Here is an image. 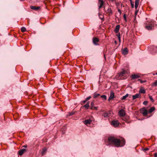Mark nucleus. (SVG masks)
<instances>
[{
	"instance_id": "1",
	"label": "nucleus",
	"mask_w": 157,
	"mask_h": 157,
	"mask_svg": "<svg viewBox=\"0 0 157 157\" xmlns=\"http://www.w3.org/2000/svg\"><path fill=\"white\" fill-rule=\"evenodd\" d=\"M108 140L109 144L117 147H123L125 144V141L124 138L120 140L113 136H110Z\"/></svg>"
},
{
	"instance_id": "2",
	"label": "nucleus",
	"mask_w": 157,
	"mask_h": 157,
	"mask_svg": "<svg viewBox=\"0 0 157 157\" xmlns=\"http://www.w3.org/2000/svg\"><path fill=\"white\" fill-rule=\"evenodd\" d=\"M127 75L126 71L123 69L122 71L119 73L116 76V78L118 80L123 79L127 78Z\"/></svg>"
},
{
	"instance_id": "3",
	"label": "nucleus",
	"mask_w": 157,
	"mask_h": 157,
	"mask_svg": "<svg viewBox=\"0 0 157 157\" xmlns=\"http://www.w3.org/2000/svg\"><path fill=\"white\" fill-rule=\"evenodd\" d=\"M94 100H93L92 101H91L90 104V106L89 105V102H87L86 104L84 105L83 106L85 107V108H88V107L90 106V108H97V107L94 106Z\"/></svg>"
},
{
	"instance_id": "4",
	"label": "nucleus",
	"mask_w": 157,
	"mask_h": 157,
	"mask_svg": "<svg viewBox=\"0 0 157 157\" xmlns=\"http://www.w3.org/2000/svg\"><path fill=\"white\" fill-rule=\"evenodd\" d=\"M149 51L153 54L157 52V46H151L149 48Z\"/></svg>"
},
{
	"instance_id": "5",
	"label": "nucleus",
	"mask_w": 157,
	"mask_h": 157,
	"mask_svg": "<svg viewBox=\"0 0 157 157\" xmlns=\"http://www.w3.org/2000/svg\"><path fill=\"white\" fill-rule=\"evenodd\" d=\"M140 112L143 114L144 116H146L147 114V111L146 109H141Z\"/></svg>"
},
{
	"instance_id": "6",
	"label": "nucleus",
	"mask_w": 157,
	"mask_h": 157,
	"mask_svg": "<svg viewBox=\"0 0 157 157\" xmlns=\"http://www.w3.org/2000/svg\"><path fill=\"white\" fill-rule=\"evenodd\" d=\"M121 51L122 53L124 55H126L128 54V50L127 48L122 49Z\"/></svg>"
},
{
	"instance_id": "7",
	"label": "nucleus",
	"mask_w": 157,
	"mask_h": 157,
	"mask_svg": "<svg viewBox=\"0 0 157 157\" xmlns=\"http://www.w3.org/2000/svg\"><path fill=\"white\" fill-rule=\"evenodd\" d=\"M131 77L132 79H135L140 77V76L139 74H132L131 76Z\"/></svg>"
},
{
	"instance_id": "8",
	"label": "nucleus",
	"mask_w": 157,
	"mask_h": 157,
	"mask_svg": "<svg viewBox=\"0 0 157 157\" xmlns=\"http://www.w3.org/2000/svg\"><path fill=\"white\" fill-rule=\"evenodd\" d=\"M112 125L114 127H117L119 124V122L117 120H113L111 122Z\"/></svg>"
},
{
	"instance_id": "9",
	"label": "nucleus",
	"mask_w": 157,
	"mask_h": 157,
	"mask_svg": "<svg viewBox=\"0 0 157 157\" xmlns=\"http://www.w3.org/2000/svg\"><path fill=\"white\" fill-rule=\"evenodd\" d=\"M98 9L101 8L104 5V2L103 0H98Z\"/></svg>"
},
{
	"instance_id": "10",
	"label": "nucleus",
	"mask_w": 157,
	"mask_h": 157,
	"mask_svg": "<svg viewBox=\"0 0 157 157\" xmlns=\"http://www.w3.org/2000/svg\"><path fill=\"white\" fill-rule=\"evenodd\" d=\"M119 114L121 117H124L125 115V111L123 109H121L119 112Z\"/></svg>"
},
{
	"instance_id": "11",
	"label": "nucleus",
	"mask_w": 157,
	"mask_h": 157,
	"mask_svg": "<svg viewBox=\"0 0 157 157\" xmlns=\"http://www.w3.org/2000/svg\"><path fill=\"white\" fill-rule=\"evenodd\" d=\"M26 151V149L25 148H22L18 152V153L20 155H22Z\"/></svg>"
},
{
	"instance_id": "12",
	"label": "nucleus",
	"mask_w": 157,
	"mask_h": 157,
	"mask_svg": "<svg viewBox=\"0 0 157 157\" xmlns=\"http://www.w3.org/2000/svg\"><path fill=\"white\" fill-rule=\"evenodd\" d=\"M99 41V39L98 38L96 37H94L93 38V41L94 44L95 45H98V44L97 43Z\"/></svg>"
},
{
	"instance_id": "13",
	"label": "nucleus",
	"mask_w": 157,
	"mask_h": 157,
	"mask_svg": "<svg viewBox=\"0 0 157 157\" xmlns=\"http://www.w3.org/2000/svg\"><path fill=\"white\" fill-rule=\"evenodd\" d=\"M91 98V96H89L88 97L86 98L84 100L82 101L81 102V104L82 105H83L87 101L90 100Z\"/></svg>"
},
{
	"instance_id": "14",
	"label": "nucleus",
	"mask_w": 157,
	"mask_h": 157,
	"mask_svg": "<svg viewBox=\"0 0 157 157\" xmlns=\"http://www.w3.org/2000/svg\"><path fill=\"white\" fill-rule=\"evenodd\" d=\"M114 92L113 91H111L110 93V95L109 96V98L108 100L109 101H110V100L113 99L114 98Z\"/></svg>"
},
{
	"instance_id": "15",
	"label": "nucleus",
	"mask_w": 157,
	"mask_h": 157,
	"mask_svg": "<svg viewBox=\"0 0 157 157\" xmlns=\"http://www.w3.org/2000/svg\"><path fill=\"white\" fill-rule=\"evenodd\" d=\"M40 8V6L36 7L35 6H30V8L31 9L35 10H39Z\"/></svg>"
},
{
	"instance_id": "16",
	"label": "nucleus",
	"mask_w": 157,
	"mask_h": 157,
	"mask_svg": "<svg viewBox=\"0 0 157 157\" xmlns=\"http://www.w3.org/2000/svg\"><path fill=\"white\" fill-rule=\"evenodd\" d=\"M147 24L149 25L152 26V28H153L155 25V23L154 21H151L148 22V23H147Z\"/></svg>"
},
{
	"instance_id": "17",
	"label": "nucleus",
	"mask_w": 157,
	"mask_h": 157,
	"mask_svg": "<svg viewBox=\"0 0 157 157\" xmlns=\"http://www.w3.org/2000/svg\"><path fill=\"white\" fill-rule=\"evenodd\" d=\"M91 122V121L90 119L86 120L84 121V123L85 124L87 125V124H90Z\"/></svg>"
},
{
	"instance_id": "18",
	"label": "nucleus",
	"mask_w": 157,
	"mask_h": 157,
	"mask_svg": "<svg viewBox=\"0 0 157 157\" xmlns=\"http://www.w3.org/2000/svg\"><path fill=\"white\" fill-rule=\"evenodd\" d=\"M140 96V94H137L135 95H132V100H134L135 99L137 98Z\"/></svg>"
},
{
	"instance_id": "19",
	"label": "nucleus",
	"mask_w": 157,
	"mask_h": 157,
	"mask_svg": "<svg viewBox=\"0 0 157 157\" xmlns=\"http://www.w3.org/2000/svg\"><path fill=\"white\" fill-rule=\"evenodd\" d=\"M120 28V26L119 25H117L115 28V29L114 30V31L115 33H117L118 32L119 29Z\"/></svg>"
},
{
	"instance_id": "20",
	"label": "nucleus",
	"mask_w": 157,
	"mask_h": 157,
	"mask_svg": "<svg viewBox=\"0 0 157 157\" xmlns=\"http://www.w3.org/2000/svg\"><path fill=\"white\" fill-rule=\"evenodd\" d=\"M145 29L148 30H150L152 29V26L151 25H146L145 26Z\"/></svg>"
},
{
	"instance_id": "21",
	"label": "nucleus",
	"mask_w": 157,
	"mask_h": 157,
	"mask_svg": "<svg viewBox=\"0 0 157 157\" xmlns=\"http://www.w3.org/2000/svg\"><path fill=\"white\" fill-rule=\"evenodd\" d=\"M106 12L112 14V12L111 9L110 8H108L107 10H106Z\"/></svg>"
},
{
	"instance_id": "22",
	"label": "nucleus",
	"mask_w": 157,
	"mask_h": 157,
	"mask_svg": "<svg viewBox=\"0 0 157 157\" xmlns=\"http://www.w3.org/2000/svg\"><path fill=\"white\" fill-rule=\"evenodd\" d=\"M145 92L146 91L144 89L141 88L139 90L140 93L144 94L145 93Z\"/></svg>"
},
{
	"instance_id": "23",
	"label": "nucleus",
	"mask_w": 157,
	"mask_h": 157,
	"mask_svg": "<svg viewBox=\"0 0 157 157\" xmlns=\"http://www.w3.org/2000/svg\"><path fill=\"white\" fill-rule=\"evenodd\" d=\"M100 94L94 93L93 96V97L94 98H97L98 97L100 96Z\"/></svg>"
},
{
	"instance_id": "24",
	"label": "nucleus",
	"mask_w": 157,
	"mask_h": 157,
	"mask_svg": "<svg viewBox=\"0 0 157 157\" xmlns=\"http://www.w3.org/2000/svg\"><path fill=\"white\" fill-rule=\"evenodd\" d=\"M109 113H104L103 114V116L104 117H109Z\"/></svg>"
},
{
	"instance_id": "25",
	"label": "nucleus",
	"mask_w": 157,
	"mask_h": 157,
	"mask_svg": "<svg viewBox=\"0 0 157 157\" xmlns=\"http://www.w3.org/2000/svg\"><path fill=\"white\" fill-rule=\"evenodd\" d=\"M101 97L104 100H106L107 99L106 96L105 95H101Z\"/></svg>"
},
{
	"instance_id": "26",
	"label": "nucleus",
	"mask_w": 157,
	"mask_h": 157,
	"mask_svg": "<svg viewBox=\"0 0 157 157\" xmlns=\"http://www.w3.org/2000/svg\"><path fill=\"white\" fill-rule=\"evenodd\" d=\"M128 94H127L123 96L121 99L122 100H124L128 97Z\"/></svg>"
},
{
	"instance_id": "27",
	"label": "nucleus",
	"mask_w": 157,
	"mask_h": 157,
	"mask_svg": "<svg viewBox=\"0 0 157 157\" xmlns=\"http://www.w3.org/2000/svg\"><path fill=\"white\" fill-rule=\"evenodd\" d=\"M75 112H74V111H72L71 112H69L68 113V116H71L72 115H73L74 113H75Z\"/></svg>"
},
{
	"instance_id": "28",
	"label": "nucleus",
	"mask_w": 157,
	"mask_h": 157,
	"mask_svg": "<svg viewBox=\"0 0 157 157\" xmlns=\"http://www.w3.org/2000/svg\"><path fill=\"white\" fill-rule=\"evenodd\" d=\"M21 31L22 32H24L26 31V29L25 27H21Z\"/></svg>"
},
{
	"instance_id": "29",
	"label": "nucleus",
	"mask_w": 157,
	"mask_h": 157,
	"mask_svg": "<svg viewBox=\"0 0 157 157\" xmlns=\"http://www.w3.org/2000/svg\"><path fill=\"white\" fill-rule=\"evenodd\" d=\"M129 1L130 2L132 8H133L134 7V2H132V0H130Z\"/></svg>"
},
{
	"instance_id": "30",
	"label": "nucleus",
	"mask_w": 157,
	"mask_h": 157,
	"mask_svg": "<svg viewBox=\"0 0 157 157\" xmlns=\"http://www.w3.org/2000/svg\"><path fill=\"white\" fill-rule=\"evenodd\" d=\"M152 85V86H157V80H156Z\"/></svg>"
},
{
	"instance_id": "31",
	"label": "nucleus",
	"mask_w": 157,
	"mask_h": 157,
	"mask_svg": "<svg viewBox=\"0 0 157 157\" xmlns=\"http://www.w3.org/2000/svg\"><path fill=\"white\" fill-rule=\"evenodd\" d=\"M140 0H136L135 2V5H138L139 3Z\"/></svg>"
},
{
	"instance_id": "32",
	"label": "nucleus",
	"mask_w": 157,
	"mask_h": 157,
	"mask_svg": "<svg viewBox=\"0 0 157 157\" xmlns=\"http://www.w3.org/2000/svg\"><path fill=\"white\" fill-rule=\"evenodd\" d=\"M150 109L149 110L148 113H152V112L154 111L155 110V109Z\"/></svg>"
},
{
	"instance_id": "33",
	"label": "nucleus",
	"mask_w": 157,
	"mask_h": 157,
	"mask_svg": "<svg viewBox=\"0 0 157 157\" xmlns=\"http://www.w3.org/2000/svg\"><path fill=\"white\" fill-rule=\"evenodd\" d=\"M149 99H150V100L152 101V102H153L154 101V100L153 99L152 97L151 96H149Z\"/></svg>"
},
{
	"instance_id": "34",
	"label": "nucleus",
	"mask_w": 157,
	"mask_h": 157,
	"mask_svg": "<svg viewBox=\"0 0 157 157\" xmlns=\"http://www.w3.org/2000/svg\"><path fill=\"white\" fill-rule=\"evenodd\" d=\"M148 103V101H144L143 102V104L144 105H147V104Z\"/></svg>"
},
{
	"instance_id": "35",
	"label": "nucleus",
	"mask_w": 157,
	"mask_h": 157,
	"mask_svg": "<svg viewBox=\"0 0 157 157\" xmlns=\"http://www.w3.org/2000/svg\"><path fill=\"white\" fill-rule=\"evenodd\" d=\"M138 81H140L141 83H143L144 82H145L146 81L145 80L144 81H142L141 79H138Z\"/></svg>"
},
{
	"instance_id": "36",
	"label": "nucleus",
	"mask_w": 157,
	"mask_h": 157,
	"mask_svg": "<svg viewBox=\"0 0 157 157\" xmlns=\"http://www.w3.org/2000/svg\"><path fill=\"white\" fill-rule=\"evenodd\" d=\"M124 20L126 21V15H125V14H124Z\"/></svg>"
},
{
	"instance_id": "37",
	"label": "nucleus",
	"mask_w": 157,
	"mask_h": 157,
	"mask_svg": "<svg viewBox=\"0 0 157 157\" xmlns=\"http://www.w3.org/2000/svg\"><path fill=\"white\" fill-rule=\"evenodd\" d=\"M149 150V148H146L143 149V151H147Z\"/></svg>"
},
{
	"instance_id": "38",
	"label": "nucleus",
	"mask_w": 157,
	"mask_h": 157,
	"mask_svg": "<svg viewBox=\"0 0 157 157\" xmlns=\"http://www.w3.org/2000/svg\"><path fill=\"white\" fill-rule=\"evenodd\" d=\"M118 40H119V41H120L121 38H120V34H119V35L118 36Z\"/></svg>"
},
{
	"instance_id": "39",
	"label": "nucleus",
	"mask_w": 157,
	"mask_h": 157,
	"mask_svg": "<svg viewBox=\"0 0 157 157\" xmlns=\"http://www.w3.org/2000/svg\"><path fill=\"white\" fill-rule=\"evenodd\" d=\"M138 10H136L135 12V16H136L137 14L138 13Z\"/></svg>"
},
{
	"instance_id": "40",
	"label": "nucleus",
	"mask_w": 157,
	"mask_h": 157,
	"mask_svg": "<svg viewBox=\"0 0 157 157\" xmlns=\"http://www.w3.org/2000/svg\"><path fill=\"white\" fill-rule=\"evenodd\" d=\"M138 5H135V7L136 9H137L138 7Z\"/></svg>"
},
{
	"instance_id": "41",
	"label": "nucleus",
	"mask_w": 157,
	"mask_h": 157,
	"mask_svg": "<svg viewBox=\"0 0 157 157\" xmlns=\"http://www.w3.org/2000/svg\"><path fill=\"white\" fill-rule=\"evenodd\" d=\"M118 12L119 13H120L121 14V10L119 9L118 10Z\"/></svg>"
},
{
	"instance_id": "42",
	"label": "nucleus",
	"mask_w": 157,
	"mask_h": 157,
	"mask_svg": "<svg viewBox=\"0 0 157 157\" xmlns=\"http://www.w3.org/2000/svg\"><path fill=\"white\" fill-rule=\"evenodd\" d=\"M155 157H157V152L155 153Z\"/></svg>"
},
{
	"instance_id": "43",
	"label": "nucleus",
	"mask_w": 157,
	"mask_h": 157,
	"mask_svg": "<svg viewBox=\"0 0 157 157\" xmlns=\"http://www.w3.org/2000/svg\"><path fill=\"white\" fill-rule=\"evenodd\" d=\"M62 129H63L62 130H65L66 129V127H64Z\"/></svg>"
},
{
	"instance_id": "44",
	"label": "nucleus",
	"mask_w": 157,
	"mask_h": 157,
	"mask_svg": "<svg viewBox=\"0 0 157 157\" xmlns=\"http://www.w3.org/2000/svg\"><path fill=\"white\" fill-rule=\"evenodd\" d=\"M23 147H24L25 148H26L27 147V145H25L22 146Z\"/></svg>"
},
{
	"instance_id": "45",
	"label": "nucleus",
	"mask_w": 157,
	"mask_h": 157,
	"mask_svg": "<svg viewBox=\"0 0 157 157\" xmlns=\"http://www.w3.org/2000/svg\"><path fill=\"white\" fill-rule=\"evenodd\" d=\"M99 17L101 19H102V18H103V17H101V16H99Z\"/></svg>"
},
{
	"instance_id": "46",
	"label": "nucleus",
	"mask_w": 157,
	"mask_h": 157,
	"mask_svg": "<svg viewBox=\"0 0 157 157\" xmlns=\"http://www.w3.org/2000/svg\"><path fill=\"white\" fill-rule=\"evenodd\" d=\"M98 15H99V16H100L101 15V14L100 13H98Z\"/></svg>"
},
{
	"instance_id": "47",
	"label": "nucleus",
	"mask_w": 157,
	"mask_h": 157,
	"mask_svg": "<svg viewBox=\"0 0 157 157\" xmlns=\"http://www.w3.org/2000/svg\"><path fill=\"white\" fill-rule=\"evenodd\" d=\"M44 150L43 152H42V155H43V154H44Z\"/></svg>"
},
{
	"instance_id": "48",
	"label": "nucleus",
	"mask_w": 157,
	"mask_h": 157,
	"mask_svg": "<svg viewBox=\"0 0 157 157\" xmlns=\"http://www.w3.org/2000/svg\"><path fill=\"white\" fill-rule=\"evenodd\" d=\"M114 42H115V44H116V43H117V41H116V40H115V41H114Z\"/></svg>"
},
{
	"instance_id": "49",
	"label": "nucleus",
	"mask_w": 157,
	"mask_h": 157,
	"mask_svg": "<svg viewBox=\"0 0 157 157\" xmlns=\"http://www.w3.org/2000/svg\"><path fill=\"white\" fill-rule=\"evenodd\" d=\"M151 108H154V107H152Z\"/></svg>"
},
{
	"instance_id": "50",
	"label": "nucleus",
	"mask_w": 157,
	"mask_h": 157,
	"mask_svg": "<svg viewBox=\"0 0 157 157\" xmlns=\"http://www.w3.org/2000/svg\"><path fill=\"white\" fill-rule=\"evenodd\" d=\"M123 120H124V121H125V119H123Z\"/></svg>"
},
{
	"instance_id": "51",
	"label": "nucleus",
	"mask_w": 157,
	"mask_h": 157,
	"mask_svg": "<svg viewBox=\"0 0 157 157\" xmlns=\"http://www.w3.org/2000/svg\"><path fill=\"white\" fill-rule=\"evenodd\" d=\"M101 16L103 17V16L102 15H101Z\"/></svg>"
},
{
	"instance_id": "52",
	"label": "nucleus",
	"mask_w": 157,
	"mask_h": 157,
	"mask_svg": "<svg viewBox=\"0 0 157 157\" xmlns=\"http://www.w3.org/2000/svg\"><path fill=\"white\" fill-rule=\"evenodd\" d=\"M101 16L103 17V16L102 15H101Z\"/></svg>"
},
{
	"instance_id": "53",
	"label": "nucleus",
	"mask_w": 157,
	"mask_h": 157,
	"mask_svg": "<svg viewBox=\"0 0 157 157\" xmlns=\"http://www.w3.org/2000/svg\"><path fill=\"white\" fill-rule=\"evenodd\" d=\"M101 16L103 17V16L102 15H101Z\"/></svg>"
},
{
	"instance_id": "54",
	"label": "nucleus",
	"mask_w": 157,
	"mask_h": 157,
	"mask_svg": "<svg viewBox=\"0 0 157 157\" xmlns=\"http://www.w3.org/2000/svg\"><path fill=\"white\" fill-rule=\"evenodd\" d=\"M156 74L157 75V72L156 73Z\"/></svg>"
}]
</instances>
